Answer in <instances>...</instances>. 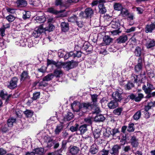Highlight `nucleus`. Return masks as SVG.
Here are the masks:
<instances>
[{"mask_svg": "<svg viewBox=\"0 0 155 155\" xmlns=\"http://www.w3.org/2000/svg\"><path fill=\"white\" fill-rule=\"evenodd\" d=\"M18 43H19V45L22 47L26 46L27 43V40L25 39L20 40Z\"/></svg>", "mask_w": 155, "mask_h": 155, "instance_id": "nucleus-46", "label": "nucleus"}, {"mask_svg": "<svg viewBox=\"0 0 155 155\" xmlns=\"http://www.w3.org/2000/svg\"><path fill=\"white\" fill-rule=\"evenodd\" d=\"M100 132L99 129H97L95 130L94 132V137L96 138H97L100 137Z\"/></svg>", "mask_w": 155, "mask_h": 155, "instance_id": "nucleus-48", "label": "nucleus"}, {"mask_svg": "<svg viewBox=\"0 0 155 155\" xmlns=\"http://www.w3.org/2000/svg\"><path fill=\"white\" fill-rule=\"evenodd\" d=\"M64 11L65 10H61L59 11H58L52 7L49 8L47 10L48 12L56 15L58 14L59 13H63Z\"/></svg>", "mask_w": 155, "mask_h": 155, "instance_id": "nucleus-23", "label": "nucleus"}, {"mask_svg": "<svg viewBox=\"0 0 155 155\" xmlns=\"http://www.w3.org/2000/svg\"><path fill=\"white\" fill-rule=\"evenodd\" d=\"M47 68L45 66H42L40 68L38 69V70L39 71L42 73L45 72L46 71Z\"/></svg>", "mask_w": 155, "mask_h": 155, "instance_id": "nucleus-63", "label": "nucleus"}, {"mask_svg": "<svg viewBox=\"0 0 155 155\" xmlns=\"http://www.w3.org/2000/svg\"><path fill=\"white\" fill-rule=\"evenodd\" d=\"M134 53L135 55L137 56H140L141 53V49L139 47H136L135 48Z\"/></svg>", "mask_w": 155, "mask_h": 155, "instance_id": "nucleus-35", "label": "nucleus"}, {"mask_svg": "<svg viewBox=\"0 0 155 155\" xmlns=\"http://www.w3.org/2000/svg\"><path fill=\"white\" fill-rule=\"evenodd\" d=\"M112 96L114 100L117 102L120 101L122 98L121 94L118 91L114 92L112 94Z\"/></svg>", "mask_w": 155, "mask_h": 155, "instance_id": "nucleus-9", "label": "nucleus"}, {"mask_svg": "<svg viewBox=\"0 0 155 155\" xmlns=\"http://www.w3.org/2000/svg\"><path fill=\"white\" fill-rule=\"evenodd\" d=\"M11 95L9 94L8 95L7 92L4 90H2L0 92V97L3 99H5L6 98V102H7L9 99V98L11 97Z\"/></svg>", "mask_w": 155, "mask_h": 155, "instance_id": "nucleus-12", "label": "nucleus"}, {"mask_svg": "<svg viewBox=\"0 0 155 155\" xmlns=\"http://www.w3.org/2000/svg\"><path fill=\"white\" fill-rule=\"evenodd\" d=\"M114 8L115 10L120 11L123 8L120 4L116 3L114 5Z\"/></svg>", "mask_w": 155, "mask_h": 155, "instance_id": "nucleus-36", "label": "nucleus"}, {"mask_svg": "<svg viewBox=\"0 0 155 155\" xmlns=\"http://www.w3.org/2000/svg\"><path fill=\"white\" fill-rule=\"evenodd\" d=\"M73 55H74V53L72 51L67 52L64 56V59L67 60L70 57H73Z\"/></svg>", "mask_w": 155, "mask_h": 155, "instance_id": "nucleus-47", "label": "nucleus"}, {"mask_svg": "<svg viewBox=\"0 0 155 155\" xmlns=\"http://www.w3.org/2000/svg\"><path fill=\"white\" fill-rule=\"evenodd\" d=\"M77 19V18L76 16L74 15L69 18H68V21L71 22H74L76 21Z\"/></svg>", "mask_w": 155, "mask_h": 155, "instance_id": "nucleus-53", "label": "nucleus"}, {"mask_svg": "<svg viewBox=\"0 0 155 155\" xmlns=\"http://www.w3.org/2000/svg\"><path fill=\"white\" fill-rule=\"evenodd\" d=\"M56 62L52 60H50L49 59L47 60V65L48 66L50 64H53L55 65Z\"/></svg>", "mask_w": 155, "mask_h": 155, "instance_id": "nucleus-61", "label": "nucleus"}, {"mask_svg": "<svg viewBox=\"0 0 155 155\" xmlns=\"http://www.w3.org/2000/svg\"><path fill=\"white\" fill-rule=\"evenodd\" d=\"M30 17V12L29 11L25 12L23 13L22 18L24 19L29 18Z\"/></svg>", "mask_w": 155, "mask_h": 155, "instance_id": "nucleus-44", "label": "nucleus"}, {"mask_svg": "<svg viewBox=\"0 0 155 155\" xmlns=\"http://www.w3.org/2000/svg\"><path fill=\"white\" fill-rule=\"evenodd\" d=\"M93 105L90 103H83L79 104V111H81L82 113H85L88 111V110L92 108Z\"/></svg>", "mask_w": 155, "mask_h": 155, "instance_id": "nucleus-2", "label": "nucleus"}, {"mask_svg": "<svg viewBox=\"0 0 155 155\" xmlns=\"http://www.w3.org/2000/svg\"><path fill=\"white\" fill-rule=\"evenodd\" d=\"M98 7L99 9V12L101 14H103L106 12V10L104 7L103 4H100L98 5Z\"/></svg>", "mask_w": 155, "mask_h": 155, "instance_id": "nucleus-32", "label": "nucleus"}, {"mask_svg": "<svg viewBox=\"0 0 155 155\" xmlns=\"http://www.w3.org/2000/svg\"><path fill=\"white\" fill-rule=\"evenodd\" d=\"M141 116V111L138 110L134 114L133 116V118L134 120H137L140 118Z\"/></svg>", "mask_w": 155, "mask_h": 155, "instance_id": "nucleus-37", "label": "nucleus"}, {"mask_svg": "<svg viewBox=\"0 0 155 155\" xmlns=\"http://www.w3.org/2000/svg\"><path fill=\"white\" fill-rule=\"evenodd\" d=\"M151 88H143V90L146 94H148V95L147 96V98H150L152 97V94L150 93L151 92Z\"/></svg>", "mask_w": 155, "mask_h": 155, "instance_id": "nucleus-34", "label": "nucleus"}, {"mask_svg": "<svg viewBox=\"0 0 155 155\" xmlns=\"http://www.w3.org/2000/svg\"><path fill=\"white\" fill-rule=\"evenodd\" d=\"M130 143L133 147H137L139 145L138 140L134 136H132L130 139Z\"/></svg>", "mask_w": 155, "mask_h": 155, "instance_id": "nucleus-16", "label": "nucleus"}, {"mask_svg": "<svg viewBox=\"0 0 155 155\" xmlns=\"http://www.w3.org/2000/svg\"><path fill=\"white\" fill-rule=\"evenodd\" d=\"M80 151L79 147L76 146H70L69 148V152L72 155L78 154Z\"/></svg>", "mask_w": 155, "mask_h": 155, "instance_id": "nucleus-8", "label": "nucleus"}, {"mask_svg": "<svg viewBox=\"0 0 155 155\" xmlns=\"http://www.w3.org/2000/svg\"><path fill=\"white\" fill-rule=\"evenodd\" d=\"M37 22L39 23H41L44 22L46 20L45 17L44 16L38 17L36 18Z\"/></svg>", "mask_w": 155, "mask_h": 155, "instance_id": "nucleus-50", "label": "nucleus"}, {"mask_svg": "<svg viewBox=\"0 0 155 155\" xmlns=\"http://www.w3.org/2000/svg\"><path fill=\"white\" fill-rule=\"evenodd\" d=\"M120 11V15L123 17H127L129 13L128 10L124 8Z\"/></svg>", "mask_w": 155, "mask_h": 155, "instance_id": "nucleus-40", "label": "nucleus"}, {"mask_svg": "<svg viewBox=\"0 0 155 155\" xmlns=\"http://www.w3.org/2000/svg\"><path fill=\"white\" fill-rule=\"evenodd\" d=\"M93 105L92 108H91L92 110V111L94 114H97L100 112L99 108L98 107L97 104H92Z\"/></svg>", "mask_w": 155, "mask_h": 155, "instance_id": "nucleus-27", "label": "nucleus"}, {"mask_svg": "<svg viewBox=\"0 0 155 155\" xmlns=\"http://www.w3.org/2000/svg\"><path fill=\"white\" fill-rule=\"evenodd\" d=\"M61 152L62 150L61 149H59L54 152L49 153H48V155H58L59 153Z\"/></svg>", "mask_w": 155, "mask_h": 155, "instance_id": "nucleus-58", "label": "nucleus"}, {"mask_svg": "<svg viewBox=\"0 0 155 155\" xmlns=\"http://www.w3.org/2000/svg\"><path fill=\"white\" fill-rule=\"evenodd\" d=\"M127 19L130 20V21H132L134 19V15L132 13H129L128 14V15H127Z\"/></svg>", "mask_w": 155, "mask_h": 155, "instance_id": "nucleus-60", "label": "nucleus"}, {"mask_svg": "<svg viewBox=\"0 0 155 155\" xmlns=\"http://www.w3.org/2000/svg\"><path fill=\"white\" fill-rule=\"evenodd\" d=\"M120 25V23L117 19H113L110 24V26L114 28H118Z\"/></svg>", "mask_w": 155, "mask_h": 155, "instance_id": "nucleus-11", "label": "nucleus"}, {"mask_svg": "<svg viewBox=\"0 0 155 155\" xmlns=\"http://www.w3.org/2000/svg\"><path fill=\"white\" fill-rule=\"evenodd\" d=\"M44 32V29L40 25L38 28L37 30H35L32 33V35L35 38L39 37L41 33Z\"/></svg>", "mask_w": 155, "mask_h": 155, "instance_id": "nucleus-7", "label": "nucleus"}, {"mask_svg": "<svg viewBox=\"0 0 155 155\" xmlns=\"http://www.w3.org/2000/svg\"><path fill=\"white\" fill-rule=\"evenodd\" d=\"M63 71L59 69H57L54 70L53 74L54 77L57 78H60L63 75Z\"/></svg>", "mask_w": 155, "mask_h": 155, "instance_id": "nucleus-21", "label": "nucleus"}, {"mask_svg": "<svg viewBox=\"0 0 155 155\" xmlns=\"http://www.w3.org/2000/svg\"><path fill=\"white\" fill-rule=\"evenodd\" d=\"M120 149L121 146L120 145L116 144L113 146L109 150V152L112 155H117L119 153V150Z\"/></svg>", "mask_w": 155, "mask_h": 155, "instance_id": "nucleus-5", "label": "nucleus"}, {"mask_svg": "<svg viewBox=\"0 0 155 155\" xmlns=\"http://www.w3.org/2000/svg\"><path fill=\"white\" fill-rule=\"evenodd\" d=\"M63 62H56L55 66L57 68V69H59V68H63Z\"/></svg>", "mask_w": 155, "mask_h": 155, "instance_id": "nucleus-59", "label": "nucleus"}, {"mask_svg": "<svg viewBox=\"0 0 155 155\" xmlns=\"http://www.w3.org/2000/svg\"><path fill=\"white\" fill-rule=\"evenodd\" d=\"M109 151L103 149L100 151L97 155H108Z\"/></svg>", "mask_w": 155, "mask_h": 155, "instance_id": "nucleus-51", "label": "nucleus"}, {"mask_svg": "<svg viewBox=\"0 0 155 155\" xmlns=\"http://www.w3.org/2000/svg\"><path fill=\"white\" fill-rule=\"evenodd\" d=\"M63 128V125L62 124H60L58 125L54 130V132L56 134H59V133L61 131Z\"/></svg>", "mask_w": 155, "mask_h": 155, "instance_id": "nucleus-29", "label": "nucleus"}, {"mask_svg": "<svg viewBox=\"0 0 155 155\" xmlns=\"http://www.w3.org/2000/svg\"><path fill=\"white\" fill-rule=\"evenodd\" d=\"M40 95L39 92H36L33 94V96L32 99L33 100H36L39 98Z\"/></svg>", "mask_w": 155, "mask_h": 155, "instance_id": "nucleus-62", "label": "nucleus"}, {"mask_svg": "<svg viewBox=\"0 0 155 155\" xmlns=\"http://www.w3.org/2000/svg\"><path fill=\"white\" fill-rule=\"evenodd\" d=\"M18 80V79L16 77L12 78L10 81L8 82L9 84L8 85V87H16Z\"/></svg>", "mask_w": 155, "mask_h": 155, "instance_id": "nucleus-13", "label": "nucleus"}, {"mask_svg": "<svg viewBox=\"0 0 155 155\" xmlns=\"http://www.w3.org/2000/svg\"><path fill=\"white\" fill-rule=\"evenodd\" d=\"M94 12L93 10L90 8H88L85 9L84 12H81L80 15L84 18H91Z\"/></svg>", "mask_w": 155, "mask_h": 155, "instance_id": "nucleus-3", "label": "nucleus"}, {"mask_svg": "<svg viewBox=\"0 0 155 155\" xmlns=\"http://www.w3.org/2000/svg\"><path fill=\"white\" fill-rule=\"evenodd\" d=\"M16 119L13 118H10L8 120V125L9 127H12L13 124L15 122Z\"/></svg>", "mask_w": 155, "mask_h": 155, "instance_id": "nucleus-38", "label": "nucleus"}, {"mask_svg": "<svg viewBox=\"0 0 155 155\" xmlns=\"http://www.w3.org/2000/svg\"><path fill=\"white\" fill-rule=\"evenodd\" d=\"M98 147L96 144H93L89 150V153L92 154H95L98 152Z\"/></svg>", "mask_w": 155, "mask_h": 155, "instance_id": "nucleus-14", "label": "nucleus"}, {"mask_svg": "<svg viewBox=\"0 0 155 155\" xmlns=\"http://www.w3.org/2000/svg\"><path fill=\"white\" fill-rule=\"evenodd\" d=\"M153 106V103L152 102H150L148 103L147 105L145 107V112L144 113H146V117L148 118L149 117V114H147V111L151 109V107Z\"/></svg>", "mask_w": 155, "mask_h": 155, "instance_id": "nucleus-22", "label": "nucleus"}, {"mask_svg": "<svg viewBox=\"0 0 155 155\" xmlns=\"http://www.w3.org/2000/svg\"><path fill=\"white\" fill-rule=\"evenodd\" d=\"M85 122L88 125L92 124V121L91 118L90 117H87L84 119Z\"/></svg>", "mask_w": 155, "mask_h": 155, "instance_id": "nucleus-57", "label": "nucleus"}, {"mask_svg": "<svg viewBox=\"0 0 155 155\" xmlns=\"http://www.w3.org/2000/svg\"><path fill=\"white\" fill-rule=\"evenodd\" d=\"M16 4L18 7H22L26 6L27 3L25 0H18Z\"/></svg>", "mask_w": 155, "mask_h": 155, "instance_id": "nucleus-25", "label": "nucleus"}, {"mask_svg": "<svg viewBox=\"0 0 155 155\" xmlns=\"http://www.w3.org/2000/svg\"><path fill=\"white\" fill-rule=\"evenodd\" d=\"M107 106L110 109H114L118 106V104L117 101L112 100L108 104Z\"/></svg>", "mask_w": 155, "mask_h": 155, "instance_id": "nucleus-18", "label": "nucleus"}, {"mask_svg": "<svg viewBox=\"0 0 155 155\" xmlns=\"http://www.w3.org/2000/svg\"><path fill=\"white\" fill-rule=\"evenodd\" d=\"M74 117V115L71 112H68L65 116L62 117L61 123H63L65 121H68L71 120Z\"/></svg>", "mask_w": 155, "mask_h": 155, "instance_id": "nucleus-6", "label": "nucleus"}, {"mask_svg": "<svg viewBox=\"0 0 155 155\" xmlns=\"http://www.w3.org/2000/svg\"><path fill=\"white\" fill-rule=\"evenodd\" d=\"M55 5L56 6H61L64 5L62 0H55Z\"/></svg>", "mask_w": 155, "mask_h": 155, "instance_id": "nucleus-55", "label": "nucleus"}, {"mask_svg": "<svg viewBox=\"0 0 155 155\" xmlns=\"http://www.w3.org/2000/svg\"><path fill=\"white\" fill-rule=\"evenodd\" d=\"M132 76L134 77V82L131 81L128 82L126 84L127 87L140 86V85L142 83V81L140 80V78L141 77V75H137L132 74Z\"/></svg>", "mask_w": 155, "mask_h": 155, "instance_id": "nucleus-1", "label": "nucleus"}, {"mask_svg": "<svg viewBox=\"0 0 155 155\" xmlns=\"http://www.w3.org/2000/svg\"><path fill=\"white\" fill-rule=\"evenodd\" d=\"M63 68H64L66 70L68 71L71 68V61L69 62L64 63L63 62Z\"/></svg>", "mask_w": 155, "mask_h": 155, "instance_id": "nucleus-33", "label": "nucleus"}, {"mask_svg": "<svg viewBox=\"0 0 155 155\" xmlns=\"http://www.w3.org/2000/svg\"><path fill=\"white\" fill-rule=\"evenodd\" d=\"M76 52V53H74V55H73V57H77L79 58L81 57V54L80 51H77Z\"/></svg>", "mask_w": 155, "mask_h": 155, "instance_id": "nucleus-64", "label": "nucleus"}, {"mask_svg": "<svg viewBox=\"0 0 155 155\" xmlns=\"http://www.w3.org/2000/svg\"><path fill=\"white\" fill-rule=\"evenodd\" d=\"M61 30L64 32H67L69 29V24L67 22H62L60 25Z\"/></svg>", "mask_w": 155, "mask_h": 155, "instance_id": "nucleus-10", "label": "nucleus"}, {"mask_svg": "<svg viewBox=\"0 0 155 155\" xmlns=\"http://www.w3.org/2000/svg\"><path fill=\"white\" fill-rule=\"evenodd\" d=\"M30 77L28 75V72L25 71H24L21 75V81H24L26 80H29Z\"/></svg>", "mask_w": 155, "mask_h": 155, "instance_id": "nucleus-24", "label": "nucleus"}, {"mask_svg": "<svg viewBox=\"0 0 155 155\" xmlns=\"http://www.w3.org/2000/svg\"><path fill=\"white\" fill-rule=\"evenodd\" d=\"M34 151L35 154V153L41 155L44 152V149L42 148H37Z\"/></svg>", "mask_w": 155, "mask_h": 155, "instance_id": "nucleus-42", "label": "nucleus"}, {"mask_svg": "<svg viewBox=\"0 0 155 155\" xmlns=\"http://www.w3.org/2000/svg\"><path fill=\"white\" fill-rule=\"evenodd\" d=\"M111 39L108 36H105L103 38V41L106 45H109L111 41Z\"/></svg>", "mask_w": 155, "mask_h": 155, "instance_id": "nucleus-31", "label": "nucleus"}, {"mask_svg": "<svg viewBox=\"0 0 155 155\" xmlns=\"http://www.w3.org/2000/svg\"><path fill=\"white\" fill-rule=\"evenodd\" d=\"M138 63L137 64L135 65L134 69L136 72H138L142 70V68L143 63L142 61V60L141 58H139L138 60Z\"/></svg>", "mask_w": 155, "mask_h": 155, "instance_id": "nucleus-15", "label": "nucleus"}, {"mask_svg": "<svg viewBox=\"0 0 155 155\" xmlns=\"http://www.w3.org/2000/svg\"><path fill=\"white\" fill-rule=\"evenodd\" d=\"M146 45L147 48H150L155 45V41L154 40L150 39L147 41Z\"/></svg>", "mask_w": 155, "mask_h": 155, "instance_id": "nucleus-26", "label": "nucleus"}, {"mask_svg": "<svg viewBox=\"0 0 155 155\" xmlns=\"http://www.w3.org/2000/svg\"><path fill=\"white\" fill-rule=\"evenodd\" d=\"M122 110L123 109L121 108H117L114 110L113 113L115 115H120L121 114Z\"/></svg>", "mask_w": 155, "mask_h": 155, "instance_id": "nucleus-43", "label": "nucleus"}, {"mask_svg": "<svg viewBox=\"0 0 155 155\" xmlns=\"http://www.w3.org/2000/svg\"><path fill=\"white\" fill-rule=\"evenodd\" d=\"M10 24H6L5 25H3V26L0 28V32L2 37H3L5 35V29L10 28Z\"/></svg>", "mask_w": 155, "mask_h": 155, "instance_id": "nucleus-20", "label": "nucleus"}, {"mask_svg": "<svg viewBox=\"0 0 155 155\" xmlns=\"http://www.w3.org/2000/svg\"><path fill=\"white\" fill-rule=\"evenodd\" d=\"M79 130L80 131L81 134H83L87 130V125L84 124L80 126L78 128Z\"/></svg>", "mask_w": 155, "mask_h": 155, "instance_id": "nucleus-30", "label": "nucleus"}, {"mask_svg": "<svg viewBox=\"0 0 155 155\" xmlns=\"http://www.w3.org/2000/svg\"><path fill=\"white\" fill-rule=\"evenodd\" d=\"M79 125L76 124L75 126H72L70 128V130L72 132H75L77 130L78 128Z\"/></svg>", "mask_w": 155, "mask_h": 155, "instance_id": "nucleus-54", "label": "nucleus"}, {"mask_svg": "<svg viewBox=\"0 0 155 155\" xmlns=\"http://www.w3.org/2000/svg\"><path fill=\"white\" fill-rule=\"evenodd\" d=\"M134 124H129L127 128V131L129 132H133L134 131Z\"/></svg>", "mask_w": 155, "mask_h": 155, "instance_id": "nucleus-52", "label": "nucleus"}, {"mask_svg": "<svg viewBox=\"0 0 155 155\" xmlns=\"http://www.w3.org/2000/svg\"><path fill=\"white\" fill-rule=\"evenodd\" d=\"M98 95L96 94H94L91 95V98L92 101L93 102L92 104H97V100Z\"/></svg>", "mask_w": 155, "mask_h": 155, "instance_id": "nucleus-41", "label": "nucleus"}, {"mask_svg": "<svg viewBox=\"0 0 155 155\" xmlns=\"http://www.w3.org/2000/svg\"><path fill=\"white\" fill-rule=\"evenodd\" d=\"M6 19L9 22L13 21L15 18V17L12 15H9L6 17Z\"/></svg>", "mask_w": 155, "mask_h": 155, "instance_id": "nucleus-49", "label": "nucleus"}, {"mask_svg": "<svg viewBox=\"0 0 155 155\" xmlns=\"http://www.w3.org/2000/svg\"><path fill=\"white\" fill-rule=\"evenodd\" d=\"M79 103L76 101H74L71 104V107L72 110L75 112H79Z\"/></svg>", "mask_w": 155, "mask_h": 155, "instance_id": "nucleus-19", "label": "nucleus"}, {"mask_svg": "<svg viewBox=\"0 0 155 155\" xmlns=\"http://www.w3.org/2000/svg\"><path fill=\"white\" fill-rule=\"evenodd\" d=\"M24 114L28 117H31L33 114V112L31 110H27L24 112Z\"/></svg>", "mask_w": 155, "mask_h": 155, "instance_id": "nucleus-45", "label": "nucleus"}, {"mask_svg": "<svg viewBox=\"0 0 155 155\" xmlns=\"http://www.w3.org/2000/svg\"><path fill=\"white\" fill-rule=\"evenodd\" d=\"M42 28L44 29V32L45 31H52L54 29V26L51 23H47L43 24L41 25Z\"/></svg>", "mask_w": 155, "mask_h": 155, "instance_id": "nucleus-4", "label": "nucleus"}, {"mask_svg": "<svg viewBox=\"0 0 155 155\" xmlns=\"http://www.w3.org/2000/svg\"><path fill=\"white\" fill-rule=\"evenodd\" d=\"M105 118L102 114L97 115L94 118V120L96 122L103 121Z\"/></svg>", "mask_w": 155, "mask_h": 155, "instance_id": "nucleus-28", "label": "nucleus"}, {"mask_svg": "<svg viewBox=\"0 0 155 155\" xmlns=\"http://www.w3.org/2000/svg\"><path fill=\"white\" fill-rule=\"evenodd\" d=\"M127 40V37L126 35H123L120 36L117 39V41L118 43H124Z\"/></svg>", "mask_w": 155, "mask_h": 155, "instance_id": "nucleus-17", "label": "nucleus"}, {"mask_svg": "<svg viewBox=\"0 0 155 155\" xmlns=\"http://www.w3.org/2000/svg\"><path fill=\"white\" fill-rule=\"evenodd\" d=\"M53 77L54 75L53 74L50 73L44 77V78H43V80L44 81H49L51 80L53 78Z\"/></svg>", "mask_w": 155, "mask_h": 155, "instance_id": "nucleus-39", "label": "nucleus"}, {"mask_svg": "<svg viewBox=\"0 0 155 155\" xmlns=\"http://www.w3.org/2000/svg\"><path fill=\"white\" fill-rule=\"evenodd\" d=\"M143 97V95L142 94H139L137 97L135 96V101L137 102L139 101Z\"/></svg>", "mask_w": 155, "mask_h": 155, "instance_id": "nucleus-56", "label": "nucleus"}]
</instances>
